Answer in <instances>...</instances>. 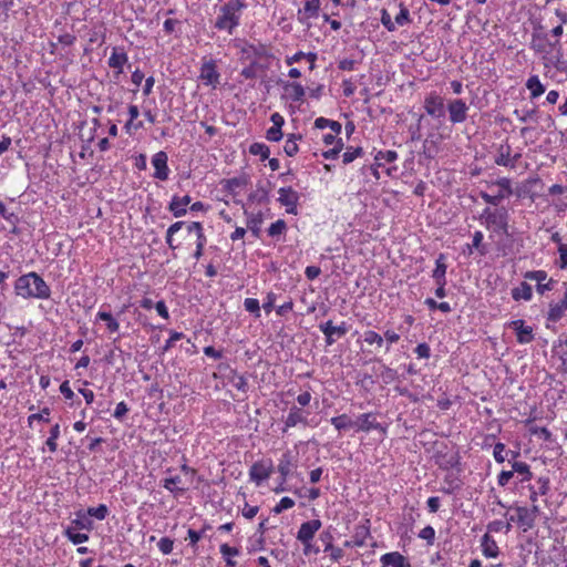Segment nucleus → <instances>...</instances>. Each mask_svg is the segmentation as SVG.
<instances>
[{
  "label": "nucleus",
  "mask_w": 567,
  "mask_h": 567,
  "mask_svg": "<svg viewBox=\"0 0 567 567\" xmlns=\"http://www.w3.org/2000/svg\"><path fill=\"white\" fill-rule=\"evenodd\" d=\"M446 268L445 256L441 254L435 261V269L432 274V277L436 284H446Z\"/></svg>",
  "instance_id": "30"
},
{
  "label": "nucleus",
  "mask_w": 567,
  "mask_h": 567,
  "mask_svg": "<svg viewBox=\"0 0 567 567\" xmlns=\"http://www.w3.org/2000/svg\"><path fill=\"white\" fill-rule=\"evenodd\" d=\"M127 54L120 51L117 48H113L112 54L109 58V66L116 69L118 73L123 72V66L127 63Z\"/></svg>",
  "instance_id": "26"
},
{
  "label": "nucleus",
  "mask_w": 567,
  "mask_h": 567,
  "mask_svg": "<svg viewBox=\"0 0 567 567\" xmlns=\"http://www.w3.org/2000/svg\"><path fill=\"white\" fill-rule=\"evenodd\" d=\"M249 152L252 155H259L262 161L269 158L270 155L269 147L264 143H252L249 146Z\"/></svg>",
  "instance_id": "45"
},
{
  "label": "nucleus",
  "mask_w": 567,
  "mask_h": 567,
  "mask_svg": "<svg viewBox=\"0 0 567 567\" xmlns=\"http://www.w3.org/2000/svg\"><path fill=\"white\" fill-rule=\"evenodd\" d=\"M59 436H60V425L55 424L51 427L50 436L45 442V445L52 453L56 452V450H58L56 440L59 439Z\"/></svg>",
  "instance_id": "48"
},
{
  "label": "nucleus",
  "mask_w": 567,
  "mask_h": 567,
  "mask_svg": "<svg viewBox=\"0 0 567 567\" xmlns=\"http://www.w3.org/2000/svg\"><path fill=\"white\" fill-rule=\"evenodd\" d=\"M512 471L520 476V482L530 480L529 466L524 462H513Z\"/></svg>",
  "instance_id": "43"
},
{
  "label": "nucleus",
  "mask_w": 567,
  "mask_h": 567,
  "mask_svg": "<svg viewBox=\"0 0 567 567\" xmlns=\"http://www.w3.org/2000/svg\"><path fill=\"white\" fill-rule=\"evenodd\" d=\"M447 111L453 124L463 123L467 118L468 106L463 100L456 99L449 103Z\"/></svg>",
  "instance_id": "14"
},
{
  "label": "nucleus",
  "mask_w": 567,
  "mask_h": 567,
  "mask_svg": "<svg viewBox=\"0 0 567 567\" xmlns=\"http://www.w3.org/2000/svg\"><path fill=\"white\" fill-rule=\"evenodd\" d=\"M480 220L486 228L495 233L507 234L508 231V212L505 207L494 210L485 208L480 216Z\"/></svg>",
  "instance_id": "3"
},
{
  "label": "nucleus",
  "mask_w": 567,
  "mask_h": 567,
  "mask_svg": "<svg viewBox=\"0 0 567 567\" xmlns=\"http://www.w3.org/2000/svg\"><path fill=\"white\" fill-rule=\"evenodd\" d=\"M264 221L262 213L251 214L247 219V227L256 238L260 237V227Z\"/></svg>",
  "instance_id": "33"
},
{
  "label": "nucleus",
  "mask_w": 567,
  "mask_h": 567,
  "mask_svg": "<svg viewBox=\"0 0 567 567\" xmlns=\"http://www.w3.org/2000/svg\"><path fill=\"white\" fill-rule=\"evenodd\" d=\"M190 196H173L172 200L168 205V210L173 214L174 217L178 218L184 216L187 213L186 207L190 204Z\"/></svg>",
  "instance_id": "20"
},
{
  "label": "nucleus",
  "mask_w": 567,
  "mask_h": 567,
  "mask_svg": "<svg viewBox=\"0 0 567 567\" xmlns=\"http://www.w3.org/2000/svg\"><path fill=\"white\" fill-rule=\"evenodd\" d=\"M414 351L420 359H427L431 355L430 346L425 342L417 344Z\"/></svg>",
  "instance_id": "64"
},
{
  "label": "nucleus",
  "mask_w": 567,
  "mask_h": 567,
  "mask_svg": "<svg viewBox=\"0 0 567 567\" xmlns=\"http://www.w3.org/2000/svg\"><path fill=\"white\" fill-rule=\"evenodd\" d=\"M187 227L188 233H195L196 237L199 236V234H204L203 225L199 221H192L189 224H186L185 221H176L172 224L167 231H166V244L169 246L171 249H176L177 246L173 244V236L182 229L183 226Z\"/></svg>",
  "instance_id": "10"
},
{
  "label": "nucleus",
  "mask_w": 567,
  "mask_h": 567,
  "mask_svg": "<svg viewBox=\"0 0 567 567\" xmlns=\"http://www.w3.org/2000/svg\"><path fill=\"white\" fill-rule=\"evenodd\" d=\"M245 310L252 313L256 318L260 317L259 301L254 298H246L244 301Z\"/></svg>",
  "instance_id": "49"
},
{
  "label": "nucleus",
  "mask_w": 567,
  "mask_h": 567,
  "mask_svg": "<svg viewBox=\"0 0 567 567\" xmlns=\"http://www.w3.org/2000/svg\"><path fill=\"white\" fill-rule=\"evenodd\" d=\"M354 424L358 426V431L370 432L371 430H380L384 432V427L377 422L373 413L361 414Z\"/></svg>",
  "instance_id": "21"
},
{
  "label": "nucleus",
  "mask_w": 567,
  "mask_h": 567,
  "mask_svg": "<svg viewBox=\"0 0 567 567\" xmlns=\"http://www.w3.org/2000/svg\"><path fill=\"white\" fill-rule=\"evenodd\" d=\"M380 560L386 567H411L408 558L399 551L386 553L381 556Z\"/></svg>",
  "instance_id": "23"
},
{
  "label": "nucleus",
  "mask_w": 567,
  "mask_h": 567,
  "mask_svg": "<svg viewBox=\"0 0 567 567\" xmlns=\"http://www.w3.org/2000/svg\"><path fill=\"white\" fill-rule=\"evenodd\" d=\"M14 291L23 299L47 300L51 296L49 285L34 271L20 276L16 280Z\"/></svg>",
  "instance_id": "1"
},
{
  "label": "nucleus",
  "mask_w": 567,
  "mask_h": 567,
  "mask_svg": "<svg viewBox=\"0 0 567 567\" xmlns=\"http://www.w3.org/2000/svg\"><path fill=\"white\" fill-rule=\"evenodd\" d=\"M507 326L516 331L518 343L526 344L534 340L533 328L530 326H526L524 320H513L508 322Z\"/></svg>",
  "instance_id": "15"
},
{
  "label": "nucleus",
  "mask_w": 567,
  "mask_h": 567,
  "mask_svg": "<svg viewBox=\"0 0 567 567\" xmlns=\"http://www.w3.org/2000/svg\"><path fill=\"white\" fill-rule=\"evenodd\" d=\"M268 69V65L261 64L256 59H252L249 65L244 68L240 72V75L245 78L246 80H252L258 76L259 71H266Z\"/></svg>",
  "instance_id": "28"
},
{
  "label": "nucleus",
  "mask_w": 567,
  "mask_h": 567,
  "mask_svg": "<svg viewBox=\"0 0 567 567\" xmlns=\"http://www.w3.org/2000/svg\"><path fill=\"white\" fill-rule=\"evenodd\" d=\"M511 146L508 144L498 147V154L495 157V164L499 166L514 168V162L511 159Z\"/></svg>",
  "instance_id": "29"
},
{
  "label": "nucleus",
  "mask_w": 567,
  "mask_h": 567,
  "mask_svg": "<svg viewBox=\"0 0 567 567\" xmlns=\"http://www.w3.org/2000/svg\"><path fill=\"white\" fill-rule=\"evenodd\" d=\"M529 432L532 435L537 436L544 441H551V432L547 427L530 426Z\"/></svg>",
  "instance_id": "52"
},
{
  "label": "nucleus",
  "mask_w": 567,
  "mask_h": 567,
  "mask_svg": "<svg viewBox=\"0 0 567 567\" xmlns=\"http://www.w3.org/2000/svg\"><path fill=\"white\" fill-rule=\"evenodd\" d=\"M399 7L400 12L395 17V23L399 25H405L411 22L409 9L403 3H400Z\"/></svg>",
  "instance_id": "53"
},
{
  "label": "nucleus",
  "mask_w": 567,
  "mask_h": 567,
  "mask_svg": "<svg viewBox=\"0 0 567 567\" xmlns=\"http://www.w3.org/2000/svg\"><path fill=\"white\" fill-rule=\"evenodd\" d=\"M424 110L432 117H443L445 115L443 97L435 92H431L424 99Z\"/></svg>",
  "instance_id": "12"
},
{
  "label": "nucleus",
  "mask_w": 567,
  "mask_h": 567,
  "mask_svg": "<svg viewBox=\"0 0 567 567\" xmlns=\"http://www.w3.org/2000/svg\"><path fill=\"white\" fill-rule=\"evenodd\" d=\"M96 320L105 321L110 332H117L120 330V323L113 318L111 312L99 311Z\"/></svg>",
  "instance_id": "37"
},
{
  "label": "nucleus",
  "mask_w": 567,
  "mask_h": 567,
  "mask_svg": "<svg viewBox=\"0 0 567 567\" xmlns=\"http://www.w3.org/2000/svg\"><path fill=\"white\" fill-rule=\"evenodd\" d=\"M320 10V0L306 1L303 9L298 11V20L302 24H308V20L317 18Z\"/></svg>",
  "instance_id": "19"
},
{
  "label": "nucleus",
  "mask_w": 567,
  "mask_h": 567,
  "mask_svg": "<svg viewBox=\"0 0 567 567\" xmlns=\"http://www.w3.org/2000/svg\"><path fill=\"white\" fill-rule=\"evenodd\" d=\"M525 278L529 280H535L538 284H542L547 278V274L544 270H535V271H527L525 274Z\"/></svg>",
  "instance_id": "63"
},
{
  "label": "nucleus",
  "mask_w": 567,
  "mask_h": 567,
  "mask_svg": "<svg viewBox=\"0 0 567 567\" xmlns=\"http://www.w3.org/2000/svg\"><path fill=\"white\" fill-rule=\"evenodd\" d=\"M284 90L287 93V97L292 102H302L306 91L305 87L297 82H287L284 85Z\"/></svg>",
  "instance_id": "24"
},
{
  "label": "nucleus",
  "mask_w": 567,
  "mask_h": 567,
  "mask_svg": "<svg viewBox=\"0 0 567 567\" xmlns=\"http://www.w3.org/2000/svg\"><path fill=\"white\" fill-rule=\"evenodd\" d=\"M482 551L486 557L495 558L498 555V546L495 539L488 534H484L481 540Z\"/></svg>",
  "instance_id": "27"
},
{
  "label": "nucleus",
  "mask_w": 567,
  "mask_h": 567,
  "mask_svg": "<svg viewBox=\"0 0 567 567\" xmlns=\"http://www.w3.org/2000/svg\"><path fill=\"white\" fill-rule=\"evenodd\" d=\"M63 535L74 545L86 543L90 538L87 533H80L79 529L70 527L64 529Z\"/></svg>",
  "instance_id": "34"
},
{
  "label": "nucleus",
  "mask_w": 567,
  "mask_h": 567,
  "mask_svg": "<svg viewBox=\"0 0 567 567\" xmlns=\"http://www.w3.org/2000/svg\"><path fill=\"white\" fill-rule=\"evenodd\" d=\"M495 185H497L501 189L497 194L495 195H491L488 193H485V192H481V198L486 203V204H489V205H494V206H497L499 205V203L512 195L513 193V189H512V182L509 178L507 177H502V178H498L497 181L494 182Z\"/></svg>",
  "instance_id": "7"
},
{
  "label": "nucleus",
  "mask_w": 567,
  "mask_h": 567,
  "mask_svg": "<svg viewBox=\"0 0 567 567\" xmlns=\"http://www.w3.org/2000/svg\"><path fill=\"white\" fill-rule=\"evenodd\" d=\"M526 87L530 91V97L536 99L545 93V86L542 84L538 75H532L526 81Z\"/></svg>",
  "instance_id": "32"
},
{
  "label": "nucleus",
  "mask_w": 567,
  "mask_h": 567,
  "mask_svg": "<svg viewBox=\"0 0 567 567\" xmlns=\"http://www.w3.org/2000/svg\"><path fill=\"white\" fill-rule=\"evenodd\" d=\"M195 471L187 466H183L179 473L171 475L164 480V486L169 492H185L194 483Z\"/></svg>",
  "instance_id": "5"
},
{
  "label": "nucleus",
  "mask_w": 567,
  "mask_h": 567,
  "mask_svg": "<svg viewBox=\"0 0 567 567\" xmlns=\"http://www.w3.org/2000/svg\"><path fill=\"white\" fill-rule=\"evenodd\" d=\"M381 23L390 32L396 29L395 22L392 21L390 13L385 9L381 11Z\"/></svg>",
  "instance_id": "58"
},
{
  "label": "nucleus",
  "mask_w": 567,
  "mask_h": 567,
  "mask_svg": "<svg viewBox=\"0 0 567 567\" xmlns=\"http://www.w3.org/2000/svg\"><path fill=\"white\" fill-rule=\"evenodd\" d=\"M512 297L516 301H518L520 299L526 300V301L530 300L533 297V290H532L530 285H528L525 281L520 282V285L518 287L512 289Z\"/></svg>",
  "instance_id": "31"
},
{
  "label": "nucleus",
  "mask_w": 567,
  "mask_h": 567,
  "mask_svg": "<svg viewBox=\"0 0 567 567\" xmlns=\"http://www.w3.org/2000/svg\"><path fill=\"white\" fill-rule=\"evenodd\" d=\"M396 158H398V153L395 151H390V150L389 151H379L374 156V159H375L378 166L383 165L382 161H384L386 163H392Z\"/></svg>",
  "instance_id": "46"
},
{
  "label": "nucleus",
  "mask_w": 567,
  "mask_h": 567,
  "mask_svg": "<svg viewBox=\"0 0 567 567\" xmlns=\"http://www.w3.org/2000/svg\"><path fill=\"white\" fill-rule=\"evenodd\" d=\"M75 518L71 519V523L68 527L79 530L91 532L94 528V523L89 515L84 512V509H79L74 513Z\"/></svg>",
  "instance_id": "22"
},
{
  "label": "nucleus",
  "mask_w": 567,
  "mask_h": 567,
  "mask_svg": "<svg viewBox=\"0 0 567 567\" xmlns=\"http://www.w3.org/2000/svg\"><path fill=\"white\" fill-rule=\"evenodd\" d=\"M266 138L270 142H279L282 138V131L280 127L271 126L266 132Z\"/></svg>",
  "instance_id": "62"
},
{
  "label": "nucleus",
  "mask_w": 567,
  "mask_h": 567,
  "mask_svg": "<svg viewBox=\"0 0 567 567\" xmlns=\"http://www.w3.org/2000/svg\"><path fill=\"white\" fill-rule=\"evenodd\" d=\"M538 514V507L536 505H532L530 507L516 506L511 508L506 515L508 516L509 522L517 523L524 532H527L528 529L533 528Z\"/></svg>",
  "instance_id": "4"
},
{
  "label": "nucleus",
  "mask_w": 567,
  "mask_h": 567,
  "mask_svg": "<svg viewBox=\"0 0 567 567\" xmlns=\"http://www.w3.org/2000/svg\"><path fill=\"white\" fill-rule=\"evenodd\" d=\"M567 311V300L563 299L557 303H550L547 312V320L558 322Z\"/></svg>",
  "instance_id": "25"
},
{
  "label": "nucleus",
  "mask_w": 567,
  "mask_h": 567,
  "mask_svg": "<svg viewBox=\"0 0 567 567\" xmlns=\"http://www.w3.org/2000/svg\"><path fill=\"white\" fill-rule=\"evenodd\" d=\"M152 165L155 168L154 178L166 181L168 178L169 168L167 166V154L163 151L157 152L152 157Z\"/></svg>",
  "instance_id": "16"
},
{
  "label": "nucleus",
  "mask_w": 567,
  "mask_h": 567,
  "mask_svg": "<svg viewBox=\"0 0 567 567\" xmlns=\"http://www.w3.org/2000/svg\"><path fill=\"white\" fill-rule=\"evenodd\" d=\"M549 488V480L548 477H539L536 481V484L530 486L532 495L530 496H543L548 492Z\"/></svg>",
  "instance_id": "42"
},
{
  "label": "nucleus",
  "mask_w": 567,
  "mask_h": 567,
  "mask_svg": "<svg viewBox=\"0 0 567 567\" xmlns=\"http://www.w3.org/2000/svg\"><path fill=\"white\" fill-rule=\"evenodd\" d=\"M330 422L338 431H344L355 425V422H353L347 414L334 416Z\"/></svg>",
  "instance_id": "38"
},
{
  "label": "nucleus",
  "mask_w": 567,
  "mask_h": 567,
  "mask_svg": "<svg viewBox=\"0 0 567 567\" xmlns=\"http://www.w3.org/2000/svg\"><path fill=\"white\" fill-rule=\"evenodd\" d=\"M206 241L207 239L205 234H199V236L196 237V250L193 255L196 260H198L203 256Z\"/></svg>",
  "instance_id": "56"
},
{
  "label": "nucleus",
  "mask_w": 567,
  "mask_h": 567,
  "mask_svg": "<svg viewBox=\"0 0 567 567\" xmlns=\"http://www.w3.org/2000/svg\"><path fill=\"white\" fill-rule=\"evenodd\" d=\"M298 424H302L303 426L308 425V417L305 412L297 406H292L289 410L287 417L285 419V426L282 432L286 433L288 429L295 427Z\"/></svg>",
  "instance_id": "17"
},
{
  "label": "nucleus",
  "mask_w": 567,
  "mask_h": 567,
  "mask_svg": "<svg viewBox=\"0 0 567 567\" xmlns=\"http://www.w3.org/2000/svg\"><path fill=\"white\" fill-rule=\"evenodd\" d=\"M419 537L422 539H425L429 545H432L435 539V530L432 526H425L421 532L419 533Z\"/></svg>",
  "instance_id": "57"
},
{
  "label": "nucleus",
  "mask_w": 567,
  "mask_h": 567,
  "mask_svg": "<svg viewBox=\"0 0 567 567\" xmlns=\"http://www.w3.org/2000/svg\"><path fill=\"white\" fill-rule=\"evenodd\" d=\"M278 194V202L286 207L287 213L296 215L299 194L292 187H281Z\"/></svg>",
  "instance_id": "13"
},
{
  "label": "nucleus",
  "mask_w": 567,
  "mask_h": 567,
  "mask_svg": "<svg viewBox=\"0 0 567 567\" xmlns=\"http://www.w3.org/2000/svg\"><path fill=\"white\" fill-rule=\"evenodd\" d=\"M251 51L252 59H256L257 61L262 58H267L268 53L264 45H249L248 50H245V52Z\"/></svg>",
  "instance_id": "61"
},
{
  "label": "nucleus",
  "mask_w": 567,
  "mask_h": 567,
  "mask_svg": "<svg viewBox=\"0 0 567 567\" xmlns=\"http://www.w3.org/2000/svg\"><path fill=\"white\" fill-rule=\"evenodd\" d=\"M328 538V545L324 547V551H331V558L334 561H339L343 557V550L332 545V535L330 533H322V538Z\"/></svg>",
  "instance_id": "41"
},
{
  "label": "nucleus",
  "mask_w": 567,
  "mask_h": 567,
  "mask_svg": "<svg viewBox=\"0 0 567 567\" xmlns=\"http://www.w3.org/2000/svg\"><path fill=\"white\" fill-rule=\"evenodd\" d=\"M320 527L321 522L319 519H312L302 523L298 530L297 539L302 544L311 542L315 534L317 533V530H319Z\"/></svg>",
  "instance_id": "18"
},
{
  "label": "nucleus",
  "mask_w": 567,
  "mask_h": 567,
  "mask_svg": "<svg viewBox=\"0 0 567 567\" xmlns=\"http://www.w3.org/2000/svg\"><path fill=\"white\" fill-rule=\"evenodd\" d=\"M319 329L326 337L327 346H332L337 339L344 337L348 332L346 322H341V324L334 326L331 320L320 323Z\"/></svg>",
  "instance_id": "9"
},
{
  "label": "nucleus",
  "mask_w": 567,
  "mask_h": 567,
  "mask_svg": "<svg viewBox=\"0 0 567 567\" xmlns=\"http://www.w3.org/2000/svg\"><path fill=\"white\" fill-rule=\"evenodd\" d=\"M546 41V35L533 34L532 49L539 53L547 52L546 45L548 44Z\"/></svg>",
  "instance_id": "50"
},
{
  "label": "nucleus",
  "mask_w": 567,
  "mask_h": 567,
  "mask_svg": "<svg viewBox=\"0 0 567 567\" xmlns=\"http://www.w3.org/2000/svg\"><path fill=\"white\" fill-rule=\"evenodd\" d=\"M157 546H158V549L164 554V555H169L172 551H173V547H174V540L171 539L169 537H163L159 539V542L157 543Z\"/></svg>",
  "instance_id": "55"
},
{
  "label": "nucleus",
  "mask_w": 567,
  "mask_h": 567,
  "mask_svg": "<svg viewBox=\"0 0 567 567\" xmlns=\"http://www.w3.org/2000/svg\"><path fill=\"white\" fill-rule=\"evenodd\" d=\"M300 138H301V135H296V134H291L288 136V138L286 140L285 145H284V152L286 153L287 156L291 157L298 153L299 147H298L297 141Z\"/></svg>",
  "instance_id": "39"
},
{
  "label": "nucleus",
  "mask_w": 567,
  "mask_h": 567,
  "mask_svg": "<svg viewBox=\"0 0 567 567\" xmlns=\"http://www.w3.org/2000/svg\"><path fill=\"white\" fill-rule=\"evenodd\" d=\"M274 472L272 461L262 458L254 463L249 470V476L257 485H261Z\"/></svg>",
  "instance_id": "8"
},
{
  "label": "nucleus",
  "mask_w": 567,
  "mask_h": 567,
  "mask_svg": "<svg viewBox=\"0 0 567 567\" xmlns=\"http://www.w3.org/2000/svg\"><path fill=\"white\" fill-rule=\"evenodd\" d=\"M287 228L286 221L284 219H278L270 225L268 228V235L270 237H276L281 235Z\"/></svg>",
  "instance_id": "51"
},
{
  "label": "nucleus",
  "mask_w": 567,
  "mask_h": 567,
  "mask_svg": "<svg viewBox=\"0 0 567 567\" xmlns=\"http://www.w3.org/2000/svg\"><path fill=\"white\" fill-rule=\"evenodd\" d=\"M245 7L246 4L243 0H229L223 4L215 21V28L226 30L229 34H233L240 23V11Z\"/></svg>",
  "instance_id": "2"
},
{
  "label": "nucleus",
  "mask_w": 567,
  "mask_h": 567,
  "mask_svg": "<svg viewBox=\"0 0 567 567\" xmlns=\"http://www.w3.org/2000/svg\"><path fill=\"white\" fill-rule=\"evenodd\" d=\"M49 415H50L49 408H43L39 413L31 414L28 417V422H29V424H31L33 421L49 422L50 421Z\"/></svg>",
  "instance_id": "59"
},
{
  "label": "nucleus",
  "mask_w": 567,
  "mask_h": 567,
  "mask_svg": "<svg viewBox=\"0 0 567 567\" xmlns=\"http://www.w3.org/2000/svg\"><path fill=\"white\" fill-rule=\"evenodd\" d=\"M0 215L13 226L19 221L18 216L14 213H9L2 202H0Z\"/></svg>",
  "instance_id": "60"
},
{
  "label": "nucleus",
  "mask_w": 567,
  "mask_h": 567,
  "mask_svg": "<svg viewBox=\"0 0 567 567\" xmlns=\"http://www.w3.org/2000/svg\"><path fill=\"white\" fill-rule=\"evenodd\" d=\"M363 340L365 343L375 344L378 348H381L384 343L383 337L373 330L364 331Z\"/></svg>",
  "instance_id": "47"
},
{
  "label": "nucleus",
  "mask_w": 567,
  "mask_h": 567,
  "mask_svg": "<svg viewBox=\"0 0 567 567\" xmlns=\"http://www.w3.org/2000/svg\"><path fill=\"white\" fill-rule=\"evenodd\" d=\"M84 512L86 513V515H89V518L91 519L92 517H94L99 520H103L109 514V508L106 505L100 504L96 507H89L87 509H84Z\"/></svg>",
  "instance_id": "44"
},
{
  "label": "nucleus",
  "mask_w": 567,
  "mask_h": 567,
  "mask_svg": "<svg viewBox=\"0 0 567 567\" xmlns=\"http://www.w3.org/2000/svg\"><path fill=\"white\" fill-rule=\"evenodd\" d=\"M370 536V529L365 525H359L354 529V534L352 536V543L357 547H361L364 545L367 537Z\"/></svg>",
  "instance_id": "36"
},
{
  "label": "nucleus",
  "mask_w": 567,
  "mask_h": 567,
  "mask_svg": "<svg viewBox=\"0 0 567 567\" xmlns=\"http://www.w3.org/2000/svg\"><path fill=\"white\" fill-rule=\"evenodd\" d=\"M199 79L214 89L219 84L220 74L214 60H205L202 63Z\"/></svg>",
  "instance_id": "11"
},
{
  "label": "nucleus",
  "mask_w": 567,
  "mask_h": 567,
  "mask_svg": "<svg viewBox=\"0 0 567 567\" xmlns=\"http://www.w3.org/2000/svg\"><path fill=\"white\" fill-rule=\"evenodd\" d=\"M494 458L497 463H503L509 455L515 458L518 454L513 451H506L505 445L501 442L494 445Z\"/></svg>",
  "instance_id": "35"
},
{
  "label": "nucleus",
  "mask_w": 567,
  "mask_h": 567,
  "mask_svg": "<svg viewBox=\"0 0 567 567\" xmlns=\"http://www.w3.org/2000/svg\"><path fill=\"white\" fill-rule=\"evenodd\" d=\"M483 238H484L483 233L480 230H477L473 234L472 247H468L470 252H472V248L478 249L481 255H484L486 252L484 246L482 245Z\"/></svg>",
  "instance_id": "54"
},
{
  "label": "nucleus",
  "mask_w": 567,
  "mask_h": 567,
  "mask_svg": "<svg viewBox=\"0 0 567 567\" xmlns=\"http://www.w3.org/2000/svg\"><path fill=\"white\" fill-rule=\"evenodd\" d=\"M297 467V453L287 450L284 452L282 457L279 460L278 463V472L280 473V476L282 478V483H280L278 486L274 488L276 493L280 492H288L289 489L284 485L289 477V475L293 472V470Z\"/></svg>",
  "instance_id": "6"
},
{
  "label": "nucleus",
  "mask_w": 567,
  "mask_h": 567,
  "mask_svg": "<svg viewBox=\"0 0 567 567\" xmlns=\"http://www.w3.org/2000/svg\"><path fill=\"white\" fill-rule=\"evenodd\" d=\"M363 148L358 146H349L346 152L342 154V163L344 165L352 163L355 158H359L363 155Z\"/></svg>",
  "instance_id": "40"
}]
</instances>
